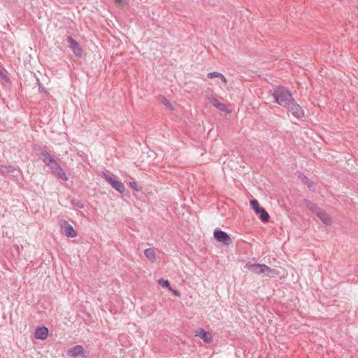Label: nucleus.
<instances>
[{
    "mask_svg": "<svg viewBox=\"0 0 358 358\" xmlns=\"http://www.w3.org/2000/svg\"><path fill=\"white\" fill-rule=\"evenodd\" d=\"M273 97L275 102L283 107L288 106L289 101L293 99L291 92L283 87H278L274 90Z\"/></svg>",
    "mask_w": 358,
    "mask_h": 358,
    "instance_id": "1",
    "label": "nucleus"
},
{
    "mask_svg": "<svg viewBox=\"0 0 358 358\" xmlns=\"http://www.w3.org/2000/svg\"><path fill=\"white\" fill-rule=\"evenodd\" d=\"M245 267L257 275L264 274L268 277H273L275 274V270L266 264H247Z\"/></svg>",
    "mask_w": 358,
    "mask_h": 358,
    "instance_id": "2",
    "label": "nucleus"
},
{
    "mask_svg": "<svg viewBox=\"0 0 358 358\" xmlns=\"http://www.w3.org/2000/svg\"><path fill=\"white\" fill-rule=\"evenodd\" d=\"M288 106H285V108H287L289 111L292 113L293 116L296 117L297 119H301L304 115V112L302 108L299 104H298L296 101L293 99L291 101H289Z\"/></svg>",
    "mask_w": 358,
    "mask_h": 358,
    "instance_id": "3",
    "label": "nucleus"
},
{
    "mask_svg": "<svg viewBox=\"0 0 358 358\" xmlns=\"http://www.w3.org/2000/svg\"><path fill=\"white\" fill-rule=\"evenodd\" d=\"M102 178H103L110 185L118 192L122 194L125 191V187L121 181L117 180L115 178L108 175L106 173H102Z\"/></svg>",
    "mask_w": 358,
    "mask_h": 358,
    "instance_id": "4",
    "label": "nucleus"
},
{
    "mask_svg": "<svg viewBox=\"0 0 358 358\" xmlns=\"http://www.w3.org/2000/svg\"><path fill=\"white\" fill-rule=\"evenodd\" d=\"M215 240L225 245H229L231 243V238L230 236L225 231L219 229H216L213 233Z\"/></svg>",
    "mask_w": 358,
    "mask_h": 358,
    "instance_id": "5",
    "label": "nucleus"
},
{
    "mask_svg": "<svg viewBox=\"0 0 358 358\" xmlns=\"http://www.w3.org/2000/svg\"><path fill=\"white\" fill-rule=\"evenodd\" d=\"M69 357H76L78 356H80L82 357H86V352L83 348V347L80 345H75L71 348L67 352Z\"/></svg>",
    "mask_w": 358,
    "mask_h": 358,
    "instance_id": "6",
    "label": "nucleus"
},
{
    "mask_svg": "<svg viewBox=\"0 0 358 358\" xmlns=\"http://www.w3.org/2000/svg\"><path fill=\"white\" fill-rule=\"evenodd\" d=\"M66 41L69 43L70 47H71L72 51L73 52V53L77 57H82L83 50H82V48L80 47L79 43L77 42L76 40H74L71 36H68L66 38Z\"/></svg>",
    "mask_w": 358,
    "mask_h": 358,
    "instance_id": "7",
    "label": "nucleus"
},
{
    "mask_svg": "<svg viewBox=\"0 0 358 358\" xmlns=\"http://www.w3.org/2000/svg\"><path fill=\"white\" fill-rule=\"evenodd\" d=\"M48 329L45 327H39L36 328L35 333H34V337L36 339H41V340H45L48 336Z\"/></svg>",
    "mask_w": 358,
    "mask_h": 358,
    "instance_id": "8",
    "label": "nucleus"
},
{
    "mask_svg": "<svg viewBox=\"0 0 358 358\" xmlns=\"http://www.w3.org/2000/svg\"><path fill=\"white\" fill-rule=\"evenodd\" d=\"M208 99L210 101V103L213 106H215L216 108L220 110V111H222V112L228 111V108H227V106L224 103L220 102L217 99H216L213 96H210V97H208Z\"/></svg>",
    "mask_w": 358,
    "mask_h": 358,
    "instance_id": "9",
    "label": "nucleus"
},
{
    "mask_svg": "<svg viewBox=\"0 0 358 358\" xmlns=\"http://www.w3.org/2000/svg\"><path fill=\"white\" fill-rule=\"evenodd\" d=\"M38 155L43 162L46 165H49L50 162L55 159L54 157L45 150H40Z\"/></svg>",
    "mask_w": 358,
    "mask_h": 358,
    "instance_id": "10",
    "label": "nucleus"
},
{
    "mask_svg": "<svg viewBox=\"0 0 358 358\" xmlns=\"http://www.w3.org/2000/svg\"><path fill=\"white\" fill-rule=\"evenodd\" d=\"M298 178L301 180V182L306 185L310 190L314 191L315 190V184L314 182L310 180L308 178L306 177V176L299 172L298 175Z\"/></svg>",
    "mask_w": 358,
    "mask_h": 358,
    "instance_id": "11",
    "label": "nucleus"
},
{
    "mask_svg": "<svg viewBox=\"0 0 358 358\" xmlns=\"http://www.w3.org/2000/svg\"><path fill=\"white\" fill-rule=\"evenodd\" d=\"M196 336L201 337L206 343H210L213 341L212 334L203 329H199Z\"/></svg>",
    "mask_w": 358,
    "mask_h": 358,
    "instance_id": "12",
    "label": "nucleus"
},
{
    "mask_svg": "<svg viewBox=\"0 0 358 358\" xmlns=\"http://www.w3.org/2000/svg\"><path fill=\"white\" fill-rule=\"evenodd\" d=\"M316 215L320 219V220L327 226H329L331 224V220L329 217L327 213L322 210H320Z\"/></svg>",
    "mask_w": 358,
    "mask_h": 358,
    "instance_id": "13",
    "label": "nucleus"
},
{
    "mask_svg": "<svg viewBox=\"0 0 358 358\" xmlns=\"http://www.w3.org/2000/svg\"><path fill=\"white\" fill-rule=\"evenodd\" d=\"M144 255L146 258L151 262H154L156 259V252L154 248H147L144 250Z\"/></svg>",
    "mask_w": 358,
    "mask_h": 358,
    "instance_id": "14",
    "label": "nucleus"
},
{
    "mask_svg": "<svg viewBox=\"0 0 358 358\" xmlns=\"http://www.w3.org/2000/svg\"><path fill=\"white\" fill-rule=\"evenodd\" d=\"M64 234L69 238H75L77 236V232L71 224H66L64 227Z\"/></svg>",
    "mask_w": 358,
    "mask_h": 358,
    "instance_id": "15",
    "label": "nucleus"
},
{
    "mask_svg": "<svg viewBox=\"0 0 358 358\" xmlns=\"http://www.w3.org/2000/svg\"><path fill=\"white\" fill-rule=\"evenodd\" d=\"M52 173H54L58 178L62 179L64 181L68 180L66 173L63 170L61 166H58V167Z\"/></svg>",
    "mask_w": 358,
    "mask_h": 358,
    "instance_id": "16",
    "label": "nucleus"
},
{
    "mask_svg": "<svg viewBox=\"0 0 358 358\" xmlns=\"http://www.w3.org/2000/svg\"><path fill=\"white\" fill-rule=\"evenodd\" d=\"M303 203L306 205V206L310 210H311L312 212H313L315 214H317V212L320 210V208H318L317 206L315 203L311 202L310 201H309L307 199H303Z\"/></svg>",
    "mask_w": 358,
    "mask_h": 358,
    "instance_id": "17",
    "label": "nucleus"
},
{
    "mask_svg": "<svg viewBox=\"0 0 358 358\" xmlns=\"http://www.w3.org/2000/svg\"><path fill=\"white\" fill-rule=\"evenodd\" d=\"M22 250V246L20 247L17 245H13L10 248V254L15 259L19 258V256H20V254Z\"/></svg>",
    "mask_w": 358,
    "mask_h": 358,
    "instance_id": "18",
    "label": "nucleus"
},
{
    "mask_svg": "<svg viewBox=\"0 0 358 358\" xmlns=\"http://www.w3.org/2000/svg\"><path fill=\"white\" fill-rule=\"evenodd\" d=\"M15 169L11 165H0V174L11 173L15 171Z\"/></svg>",
    "mask_w": 358,
    "mask_h": 358,
    "instance_id": "19",
    "label": "nucleus"
},
{
    "mask_svg": "<svg viewBox=\"0 0 358 358\" xmlns=\"http://www.w3.org/2000/svg\"><path fill=\"white\" fill-rule=\"evenodd\" d=\"M257 215H259V219L263 222H267L270 218L269 214L266 212V210L264 208H262L260 209V210L257 213Z\"/></svg>",
    "mask_w": 358,
    "mask_h": 358,
    "instance_id": "20",
    "label": "nucleus"
},
{
    "mask_svg": "<svg viewBox=\"0 0 358 358\" xmlns=\"http://www.w3.org/2000/svg\"><path fill=\"white\" fill-rule=\"evenodd\" d=\"M250 204L252 206V209L254 210V211L255 212V213L257 214L259 210L260 209L262 208L261 206H259V203H258V201L256 200V199H252L250 201Z\"/></svg>",
    "mask_w": 358,
    "mask_h": 358,
    "instance_id": "21",
    "label": "nucleus"
},
{
    "mask_svg": "<svg viewBox=\"0 0 358 358\" xmlns=\"http://www.w3.org/2000/svg\"><path fill=\"white\" fill-rule=\"evenodd\" d=\"M158 282L162 287L171 289L170 283L167 280L160 278L158 280Z\"/></svg>",
    "mask_w": 358,
    "mask_h": 358,
    "instance_id": "22",
    "label": "nucleus"
},
{
    "mask_svg": "<svg viewBox=\"0 0 358 358\" xmlns=\"http://www.w3.org/2000/svg\"><path fill=\"white\" fill-rule=\"evenodd\" d=\"M58 166H60L57 162L55 159H54L52 161V163L50 162L49 165H48L47 166L50 169V171L52 172L54 171V170H55Z\"/></svg>",
    "mask_w": 358,
    "mask_h": 358,
    "instance_id": "23",
    "label": "nucleus"
},
{
    "mask_svg": "<svg viewBox=\"0 0 358 358\" xmlns=\"http://www.w3.org/2000/svg\"><path fill=\"white\" fill-rule=\"evenodd\" d=\"M220 75H221V73L214 71V72L208 73L207 74V77L210 79H212L213 78H220Z\"/></svg>",
    "mask_w": 358,
    "mask_h": 358,
    "instance_id": "24",
    "label": "nucleus"
},
{
    "mask_svg": "<svg viewBox=\"0 0 358 358\" xmlns=\"http://www.w3.org/2000/svg\"><path fill=\"white\" fill-rule=\"evenodd\" d=\"M162 103H163V104H164L166 108H170L171 110H173V105L171 103V102H170L168 99H166L164 98V99H163V100H162Z\"/></svg>",
    "mask_w": 358,
    "mask_h": 358,
    "instance_id": "25",
    "label": "nucleus"
},
{
    "mask_svg": "<svg viewBox=\"0 0 358 358\" xmlns=\"http://www.w3.org/2000/svg\"><path fill=\"white\" fill-rule=\"evenodd\" d=\"M129 185L131 187V189H133L134 190L136 191V192H138L140 191L141 189L139 188H138V185L136 182L133 181V182H129Z\"/></svg>",
    "mask_w": 358,
    "mask_h": 358,
    "instance_id": "26",
    "label": "nucleus"
},
{
    "mask_svg": "<svg viewBox=\"0 0 358 358\" xmlns=\"http://www.w3.org/2000/svg\"><path fill=\"white\" fill-rule=\"evenodd\" d=\"M115 1L116 3L121 5V6H124V5L127 4V2L126 0H115Z\"/></svg>",
    "mask_w": 358,
    "mask_h": 358,
    "instance_id": "27",
    "label": "nucleus"
},
{
    "mask_svg": "<svg viewBox=\"0 0 358 358\" xmlns=\"http://www.w3.org/2000/svg\"><path fill=\"white\" fill-rule=\"evenodd\" d=\"M220 78L224 83H227V79L223 74L221 73Z\"/></svg>",
    "mask_w": 358,
    "mask_h": 358,
    "instance_id": "28",
    "label": "nucleus"
},
{
    "mask_svg": "<svg viewBox=\"0 0 358 358\" xmlns=\"http://www.w3.org/2000/svg\"><path fill=\"white\" fill-rule=\"evenodd\" d=\"M0 76L5 80L8 79L7 76L3 73V71L1 69H0Z\"/></svg>",
    "mask_w": 358,
    "mask_h": 358,
    "instance_id": "29",
    "label": "nucleus"
},
{
    "mask_svg": "<svg viewBox=\"0 0 358 358\" xmlns=\"http://www.w3.org/2000/svg\"><path fill=\"white\" fill-rule=\"evenodd\" d=\"M174 294H175L176 296H180V292H179L178 291H177V290H175V291H174Z\"/></svg>",
    "mask_w": 358,
    "mask_h": 358,
    "instance_id": "30",
    "label": "nucleus"
},
{
    "mask_svg": "<svg viewBox=\"0 0 358 358\" xmlns=\"http://www.w3.org/2000/svg\"><path fill=\"white\" fill-rule=\"evenodd\" d=\"M78 206H79L80 208H83V206L82 204H78Z\"/></svg>",
    "mask_w": 358,
    "mask_h": 358,
    "instance_id": "31",
    "label": "nucleus"
},
{
    "mask_svg": "<svg viewBox=\"0 0 358 358\" xmlns=\"http://www.w3.org/2000/svg\"><path fill=\"white\" fill-rule=\"evenodd\" d=\"M357 9L358 10V6H357Z\"/></svg>",
    "mask_w": 358,
    "mask_h": 358,
    "instance_id": "32",
    "label": "nucleus"
}]
</instances>
